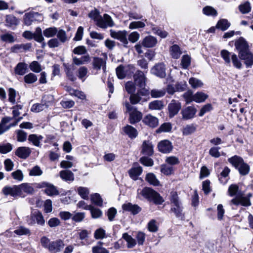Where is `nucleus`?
<instances>
[{
	"mask_svg": "<svg viewBox=\"0 0 253 253\" xmlns=\"http://www.w3.org/2000/svg\"><path fill=\"white\" fill-rule=\"evenodd\" d=\"M138 197H141L149 202H153L156 205H161L164 202L163 197L151 188L145 187L142 190H137Z\"/></svg>",
	"mask_w": 253,
	"mask_h": 253,
	"instance_id": "1",
	"label": "nucleus"
},
{
	"mask_svg": "<svg viewBox=\"0 0 253 253\" xmlns=\"http://www.w3.org/2000/svg\"><path fill=\"white\" fill-rule=\"evenodd\" d=\"M126 112H129V123L131 124H134L139 122L142 118V114L141 112L137 110V109L131 105L129 102H126L124 103Z\"/></svg>",
	"mask_w": 253,
	"mask_h": 253,
	"instance_id": "2",
	"label": "nucleus"
},
{
	"mask_svg": "<svg viewBox=\"0 0 253 253\" xmlns=\"http://www.w3.org/2000/svg\"><path fill=\"white\" fill-rule=\"evenodd\" d=\"M27 222L30 225L37 224L43 226L45 224V220L42 213L39 211H35L32 212L29 216L27 218Z\"/></svg>",
	"mask_w": 253,
	"mask_h": 253,
	"instance_id": "3",
	"label": "nucleus"
},
{
	"mask_svg": "<svg viewBox=\"0 0 253 253\" xmlns=\"http://www.w3.org/2000/svg\"><path fill=\"white\" fill-rule=\"evenodd\" d=\"M251 197H252L251 193H249L247 196H243L242 195H237L235 198L231 201V203L237 206L241 205L245 207L250 206L251 205L250 200Z\"/></svg>",
	"mask_w": 253,
	"mask_h": 253,
	"instance_id": "4",
	"label": "nucleus"
},
{
	"mask_svg": "<svg viewBox=\"0 0 253 253\" xmlns=\"http://www.w3.org/2000/svg\"><path fill=\"white\" fill-rule=\"evenodd\" d=\"M43 16L41 14L36 12H30L24 15V23L28 26L30 25L34 21H42Z\"/></svg>",
	"mask_w": 253,
	"mask_h": 253,
	"instance_id": "5",
	"label": "nucleus"
},
{
	"mask_svg": "<svg viewBox=\"0 0 253 253\" xmlns=\"http://www.w3.org/2000/svg\"><path fill=\"white\" fill-rule=\"evenodd\" d=\"M235 46L238 55L250 50L247 42L243 37H240L235 41Z\"/></svg>",
	"mask_w": 253,
	"mask_h": 253,
	"instance_id": "6",
	"label": "nucleus"
},
{
	"mask_svg": "<svg viewBox=\"0 0 253 253\" xmlns=\"http://www.w3.org/2000/svg\"><path fill=\"white\" fill-rule=\"evenodd\" d=\"M168 108L169 117L171 118L178 114L181 108V104L179 101L172 99L169 104Z\"/></svg>",
	"mask_w": 253,
	"mask_h": 253,
	"instance_id": "7",
	"label": "nucleus"
},
{
	"mask_svg": "<svg viewBox=\"0 0 253 253\" xmlns=\"http://www.w3.org/2000/svg\"><path fill=\"white\" fill-rule=\"evenodd\" d=\"M144 93L141 90H138L137 93H133L130 95L129 100L131 104L135 105L138 103L142 104L147 101V99L143 97Z\"/></svg>",
	"mask_w": 253,
	"mask_h": 253,
	"instance_id": "8",
	"label": "nucleus"
},
{
	"mask_svg": "<svg viewBox=\"0 0 253 253\" xmlns=\"http://www.w3.org/2000/svg\"><path fill=\"white\" fill-rule=\"evenodd\" d=\"M197 113L196 108L193 106H187L181 111L182 119L184 120H190L194 118Z\"/></svg>",
	"mask_w": 253,
	"mask_h": 253,
	"instance_id": "9",
	"label": "nucleus"
},
{
	"mask_svg": "<svg viewBox=\"0 0 253 253\" xmlns=\"http://www.w3.org/2000/svg\"><path fill=\"white\" fill-rule=\"evenodd\" d=\"M240 59L244 61L247 68H251L253 65V53L250 50L238 55Z\"/></svg>",
	"mask_w": 253,
	"mask_h": 253,
	"instance_id": "10",
	"label": "nucleus"
},
{
	"mask_svg": "<svg viewBox=\"0 0 253 253\" xmlns=\"http://www.w3.org/2000/svg\"><path fill=\"white\" fill-rule=\"evenodd\" d=\"M158 148L160 152L167 154L170 153L173 149L171 142L167 139L161 141L158 144Z\"/></svg>",
	"mask_w": 253,
	"mask_h": 253,
	"instance_id": "11",
	"label": "nucleus"
},
{
	"mask_svg": "<svg viewBox=\"0 0 253 253\" xmlns=\"http://www.w3.org/2000/svg\"><path fill=\"white\" fill-rule=\"evenodd\" d=\"M19 196L24 197L25 194H31L34 192V189L30 183H23L18 185Z\"/></svg>",
	"mask_w": 253,
	"mask_h": 253,
	"instance_id": "12",
	"label": "nucleus"
},
{
	"mask_svg": "<svg viewBox=\"0 0 253 253\" xmlns=\"http://www.w3.org/2000/svg\"><path fill=\"white\" fill-rule=\"evenodd\" d=\"M114 25V22L111 17L107 14H104L103 17H101V19L98 22V26L105 29L107 27H112Z\"/></svg>",
	"mask_w": 253,
	"mask_h": 253,
	"instance_id": "13",
	"label": "nucleus"
},
{
	"mask_svg": "<svg viewBox=\"0 0 253 253\" xmlns=\"http://www.w3.org/2000/svg\"><path fill=\"white\" fill-rule=\"evenodd\" d=\"M64 246L63 241L58 239L51 241L48 250L51 253H57L60 252L64 248Z\"/></svg>",
	"mask_w": 253,
	"mask_h": 253,
	"instance_id": "14",
	"label": "nucleus"
},
{
	"mask_svg": "<svg viewBox=\"0 0 253 253\" xmlns=\"http://www.w3.org/2000/svg\"><path fill=\"white\" fill-rule=\"evenodd\" d=\"M142 122L146 126L152 128L156 127L159 125L158 119L151 114L146 115L142 119Z\"/></svg>",
	"mask_w": 253,
	"mask_h": 253,
	"instance_id": "15",
	"label": "nucleus"
},
{
	"mask_svg": "<svg viewBox=\"0 0 253 253\" xmlns=\"http://www.w3.org/2000/svg\"><path fill=\"white\" fill-rule=\"evenodd\" d=\"M110 35L111 37L116 39L120 41L124 44L126 45L128 43V41L126 38V32L118 31L116 32L113 30H110Z\"/></svg>",
	"mask_w": 253,
	"mask_h": 253,
	"instance_id": "16",
	"label": "nucleus"
},
{
	"mask_svg": "<svg viewBox=\"0 0 253 253\" xmlns=\"http://www.w3.org/2000/svg\"><path fill=\"white\" fill-rule=\"evenodd\" d=\"M151 71L153 74L160 78H164L166 75L165 66L162 63L154 66Z\"/></svg>",
	"mask_w": 253,
	"mask_h": 253,
	"instance_id": "17",
	"label": "nucleus"
},
{
	"mask_svg": "<svg viewBox=\"0 0 253 253\" xmlns=\"http://www.w3.org/2000/svg\"><path fill=\"white\" fill-rule=\"evenodd\" d=\"M2 192L5 196L10 195L13 197L19 196L18 185L4 186L2 190Z\"/></svg>",
	"mask_w": 253,
	"mask_h": 253,
	"instance_id": "18",
	"label": "nucleus"
},
{
	"mask_svg": "<svg viewBox=\"0 0 253 253\" xmlns=\"http://www.w3.org/2000/svg\"><path fill=\"white\" fill-rule=\"evenodd\" d=\"M40 186L45 188L44 192L49 196L57 195L59 194L56 188L51 184L43 182L41 183Z\"/></svg>",
	"mask_w": 253,
	"mask_h": 253,
	"instance_id": "19",
	"label": "nucleus"
},
{
	"mask_svg": "<svg viewBox=\"0 0 253 253\" xmlns=\"http://www.w3.org/2000/svg\"><path fill=\"white\" fill-rule=\"evenodd\" d=\"M133 78L135 84L140 87H143L145 86L146 77L143 72L137 71L133 76Z\"/></svg>",
	"mask_w": 253,
	"mask_h": 253,
	"instance_id": "20",
	"label": "nucleus"
},
{
	"mask_svg": "<svg viewBox=\"0 0 253 253\" xmlns=\"http://www.w3.org/2000/svg\"><path fill=\"white\" fill-rule=\"evenodd\" d=\"M106 61L99 57H95L93 59L92 66L93 69L98 71L101 68L105 72L106 69Z\"/></svg>",
	"mask_w": 253,
	"mask_h": 253,
	"instance_id": "21",
	"label": "nucleus"
},
{
	"mask_svg": "<svg viewBox=\"0 0 253 253\" xmlns=\"http://www.w3.org/2000/svg\"><path fill=\"white\" fill-rule=\"evenodd\" d=\"M31 150L28 147H18L15 153V155L21 159H26L30 155Z\"/></svg>",
	"mask_w": 253,
	"mask_h": 253,
	"instance_id": "22",
	"label": "nucleus"
},
{
	"mask_svg": "<svg viewBox=\"0 0 253 253\" xmlns=\"http://www.w3.org/2000/svg\"><path fill=\"white\" fill-rule=\"evenodd\" d=\"M141 152L146 155L151 156L154 153L153 145L149 141H144L142 145Z\"/></svg>",
	"mask_w": 253,
	"mask_h": 253,
	"instance_id": "23",
	"label": "nucleus"
},
{
	"mask_svg": "<svg viewBox=\"0 0 253 253\" xmlns=\"http://www.w3.org/2000/svg\"><path fill=\"white\" fill-rule=\"evenodd\" d=\"M32 44L30 43L25 44H15L11 48V50L13 52L27 51L30 50Z\"/></svg>",
	"mask_w": 253,
	"mask_h": 253,
	"instance_id": "24",
	"label": "nucleus"
},
{
	"mask_svg": "<svg viewBox=\"0 0 253 253\" xmlns=\"http://www.w3.org/2000/svg\"><path fill=\"white\" fill-rule=\"evenodd\" d=\"M19 24L18 19L15 16L12 15H8L6 16L5 19V25L14 29Z\"/></svg>",
	"mask_w": 253,
	"mask_h": 253,
	"instance_id": "25",
	"label": "nucleus"
},
{
	"mask_svg": "<svg viewBox=\"0 0 253 253\" xmlns=\"http://www.w3.org/2000/svg\"><path fill=\"white\" fill-rule=\"evenodd\" d=\"M157 43V40L156 38L152 36L146 37L142 41V44L143 46L151 48L155 46Z\"/></svg>",
	"mask_w": 253,
	"mask_h": 253,
	"instance_id": "26",
	"label": "nucleus"
},
{
	"mask_svg": "<svg viewBox=\"0 0 253 253\" xmlns=\"http://www.w3.org/2000/svg\"><path fill=\"white\" fill-rule=\"evenodd\" d=\"M124 211L131 212L133 214H136L141 211V208L137 205H132L130 203L124 204L122 206Z\"/></svg>",
	"mask_w": 253,
	"mask_h": 253,
	"instance_id": "27",
	"label": "nucleus"
},
{
	"mask_svg": "<svg viewBox=\"0 0 253 253\" xmlns=\"http://www.w3.org/2000/svg\"><path fill=\"white\" fill-rule=\"evenodd\" d=\"M142 169L140 166L132 167L128 171L129 176L134 180H136L141 174Z\"/></svg>",
	"mask_w": 253,
	"mask_h": 253,
	"instance_id": "28",
	"label": "nucleus"
},
{
	"mask_svg": "<svg viewBox=\"0 0 253 253\" xmlns=\"http://www.w3.org/2000/svg\"><path fill=\"white\" fill-rule=\"evenodd\" d=\"M125 133L131 139L135 138L138 135L137 130L130 125H126L123 128Z\"/></svg>",
	"mask_w": 253,
	"mask_h": 253,
	"instance_id": "29",
	"label": "nucleus"
},
{
	"mask_svg": "<svg viewBox=\"0 0 253 253\" xmlns=\"http://www.w3.org/2000/svg\"><path fill=\"white\" fill-rule=\"evenodd\" d=\"M14 71L17 75H24L28 71L27 64L24 62L19 63L15 67Z\"/></svg>",
	"mask_w": 253,
	"mask_h": 253,
	"instance_id": "30",
	"label": "nucleus"
},
{
	"mask_svg": "<svg viewBox=\"0 0 253 253\" xmlns=\"http://www.w3.org/2000/svg\"><path fill=\"white\" fill-rule=\"evenodd\" d=\"M170 54L171 57L174 59H178L182 54V51L179 46L176 44L173 45L170 48Z\"/></svg>",
	"mask_w": 253,
	"mask_h": 253,
	"instance_id": "31",
	"label": "nucleus"
},
{
	"mask_svg": "<svg viewBox=\"0 0 253 253\" xmlns=\"http://www.w3.org/2000/svg\"><path fill=\"white\" fill-rule=\"evenodd\" d=\"M233 53L230 52L227 50L222 49L220 51V56L227 65H230Z\"/></svg>",
	"mask_w": 253,
	"mask_h": 253,
	"instance_id": "32",
	"label": "nucleus"
},
{
	"mask_svg": "<svg viewBox=\"0 0 253 253\" xmlns=\"http://www.w3.org/2000/svg\"><path fill=\"white\" fill-rule=\"evenodd\" d=\"M90 57L88 54L83 56L79 58L75 57L73 58V63L76 65H81L87 63L90 61Z\"/></svg>",
	"mask_w": 253,
	"mask_h": 253,
	"instance_id": "33",
	"label": "nucleus"
},
{
	"mask_svg": "<svg viewBox=\"0 0 253 253\" xmlns=\"http://www.w3.org/2000/svg\"><path fill=\"white\" fill-rule=\"evenodd\" d=\"M60 175L61 178L65 181H73L74 179V175L70 170H62L60 172Z\"/></svg>",
	"mask_w": 253,
	"mask_h": 253,
	"instance_id": "34",
	"label": "nucleus"
},
{
	"mask_svg": "<svg viewBox=\"0 0 253 253\" xmlns=\"http://www.w3.org/2000/svg\"><path fill=\"white\" fill-rule=\"evenodd\" d=\"M228 161L236 169L244 162L243 159L237 155L229 158Z\"/></svg>",
	"mask_w": 253,
	"mask_h": 253,
	"instance_id": "35",
	"label": "nucleus"
},
{
	"mask_svg": "<svg viewBox=\"0 0 253 253\" xmlns=\"http://www.w3.org/2000/svg\"><path fill=\"white\" fill-rule=\"evenodd\" d=\"M86 210H89L93 218H98L100 217L102 215V211L96 208H94L92 206L86 207Z\"/></svg>",
	"mask_w": 253,
	"mask_h": 253,
	"instance_id": "36",
	"label": "nucleus"
},
{
	"mask_svg": "<svg viewBox=\"0 0 253 253\" xmlns=\"http://www.w3.org/2000/svg\"><path fill=\"white\" fill-rule=\"evenodd\" d=\"M230 23L226 19L219 20L216 24V27L224 31L230 26Z\"/></svg>",
	"mask_w": 253,
	"mask_h": 253,
	"instance_id": "37",
	"label": "nucleus"
},
{
	"mask_svg": "<svg viewBox=\"0 0 253 253\" xmlns=\"http://www.w3.org/2000/svg\"><path fill=\"white\" fill-rule=\"evenodd\" d=\"M161 172L165 175H169L173 173L174 168L171 166L164 164L161 166Z\"/></svg>",
	"mask_w": 253,
	"mask_h": 253,
	"instance_id": "38",
	"label": "nucleus"
},
{
	"mask_svg": "<svg viewBox=\"0 0 253 253\" xmlns=\"http://www.w3.org/2000/svg\"><path fill=\"white\" fill-rule=\"evenodd\" d=\"M208 97V95L203 92H197L194 94L193 101L197 103L204 102Z\"/></svg>",
	"mask_w": 253,
	"mask_h": 253,
	"instance_id": "39",
	"label": "nucleus"
},
{
	"mask_svg": "<svg viewBox=\"0 0 253 253\" xmlns=\"http://www.w3.org/2000/svg\"><path fill=\"white\" fill-rule=\"evenodd\" d=\"M196 130V127L194 124L187 125L182 128V132L183 135H189L193 133Z\"/></svg>",
	"mask_w": 253,
	"mask_h": 253,
	"instance_id": "40",
	"label": "nucleus"
},
{
	"mask_svg": "<svg viewBox=\"0 0 253 253\" xmlns=\"http://www.w3.org/2000/svg\"><path fill=\"white\" fill-rule=\"evenodd\" d=\"M164 107V102L161 100H155L151 102L149 104V108L150 110H161Z\"/></svg>",
	"mask_w": 253,
	"mask_h": 253,
	"instance_id": "41",
	"label": "nucleus"
},
{
	"mask_svg": "<svg viewBox=\"0 0 253 253\" xmlns=\"http://www.w3.org/2000/svg\"><path fill=\"white\" fill-rule=\"evenodd\" d=\"M123 238L127 242V247L128 248H132L136 244L135 239L129 235L127 233H125L123 234Z\"/></svg>",
	"mask_w": 253,
	"mask_h": 253,
	"instance_id": "42",
	"label": "nucleus"
},
{
	"mask_svg": "<svg viewBox=\"0 0 253 253\" xmlns=\"http://www.w3.org/2000/svg\"><path fill=\"white\" fill-rule=\"evenodd\" d=\"M146 180L151 185L158 186L159 185V181L156 178L155 175L152 173H149L146 175Z\"/></svg>",
	"mask_w": 253,
	"mask_h": 253,
	"instance_id": "43",
	"label": "nucleus"
},
{
	"mask_svg": "<svg viewBox=\"0 0 253 253\" xmlns=\"http://www.w3.org/2000/svg\"><path fill=\"white\" fill-rule=\"evenodd\" d=\"M103 242H98L97 245L92 248V253H109V251L102 247Z\"/></svg>",
	"mask_w": 253,
	"mask_h": 253,
	"instance_id": "44",
	"label": "nucleus"
},
{
	"mask_svg": "<svg viewBox=\"0 0 253 253\" xmlns=\"http://www.w3.org/2000/svg\"><path fill=\"white\" fill-rule=\"evenodd\" d=\"M0 40L3 42L13 43L16 39L10 33H6L0 36Z\"/></svg>",
	"mask_w": 253,
	"mask_h": 253,
	"instance_id": "45",
	"label": "nucleus"
},
{
	"mask_svg": "<svg viewBox=\"0 0 253 253\" xmlns=\"http://www.w3.org/2000/svg\"><path fill=\"white\" fill-rule=\"evenodd\" d=\"M147 229L151 232H156L159 229L158 222L155 219H151L147 224Z\"/></svg>",
	"mask_w": 253,
	"mask_h": 253,
	"instance_id": "46",
	"label": "nucleus"
},
{
	"mask_svg": "<svg viewBox=\"0 0 253 253\" xmlns=\"http://www.w3.org/2000/svg\"><path fill=\"white\" fill-rule=\"evenodd\" d=\"M42 136L41 135H37L36 134H30L29 136L28 140L31 142L33 145L36 146H39L40 145V141L42 139Z\"/></svg>",
	"mask_w": 253,
	"mask_h": 253,
	"instance_id": "47",
	"label": "nucleus"
},
{
	"mask_svg": "<svg viewBox=\"0 0 253 253\" xmlns=\"http://www.w3.org/2000/svg\"><path fill=\"white\" fill-rule=\"evenodd\" d=\"M232 62L233 66L238 69H241L242 68V63L241 61V59L235 53H233L231 62Z\"/></svg>",
	"mask_w": 253,
	"mask_h": 253,
	"instance_id": "48",
	"label": "nucleus"
},
{
	"mask_svg": "<svg viewBox=\"0 0 253 253\" xmlns=\"http://www.w3.org/2000/svg\"><path fill=\"white\" fill-rule=\"evenodd\" d=\"M77 192L83 199L85 200L88 199L89 191L87 188L81 186L77 188Z\"/></svg>",
	"mask_w": 253,
	"mask_h": 253,
	"instance_id": "49",
	"label": "nucleus"
},
{
	"mask_svg": "<svg viewBox=\"0 0 253 253\" xmlns=\"http://www.w3.org/2000/svg\"><path fill=\"white\" fill-rule=\"evenodd\" d=\"M189 83L193 88L202 87L203 85V82L196 78H191L189 80Z\"/></svg>",
	"mask_w": 253,
	"mask_h": 253,
	"instance_id": "50",
	"label": "nucleus"
},
{
	"mask_svg": "<svg viewBox=\"0 0 253 253\" xmlns=\"http://www.w3.org/2000/svg\"><path fill=\"white\" fill-rule=\"evenodd\" d=\"M203 12L207 16H216L217 15V11L211 6H206L204 7Z\"/></svg>",
	"mask_w": 253,
	"mask_h": 253,
	"instance_id": "51",
	"label": "nucleus"
},
{
	"mask_svg": "<svg viewBox=\"0 0 253 253\" xmlns=\"http://www.w3.org/2000/svg\"><path fill=\"white\" fill-rule=\"evenodd\" d=\"M57 33V29L56 27H50L45 29L43 32L44 36L46 38L54 37Z\"/></svg>",
	"mask_w": 253,
	"mask_h": 253,
	"instance_id": "52",
	"label": "nucleus"
},
{
	"mask_svg": "<svg viewBox=\"0 0 253 253\" xmlns=\"http://www.w3.org/2000/svg\"><path fill=\"white\" fill-rule=\"evenodd\" d=\"M91 200L96 206L101 207L103 205V200L99 194L95 193L91 195Z\"/></svg>",
	"mask_w": 253,
	"mask_h": 253,
	"instance_id": "53",
	"label": "nucleus"
},
{
	"mask_svg": "<svg viewBox=\"0 0 253 253\" xmlns=\"http://www.w3.org/2000/svg\"><path fill=\"white\" fill-rule=\"evenodd\" d=\"M54 102V97L52 95H46L43 97L42 99V103L44 105L46 106L47 108L49 106L52 105Z\"/></svg>",
	"mask_w": 253,
	"mask_h": 253,
	"instance_id": "54",
	"label": "nucleus"
},
{
	"mask_svg": "<svg viewBox=\"0 0 253 253\" xmlns=\"http://www.w3.org/2000/svg\"><path fill=\"white\" fill-rule=\"evenodd\" d=\"M24 82L26 84H31L35 83L37 80V77L33 73H30L24 77Z\"/></svg>",
	"mask_w": 253,
	"mask_h": 253,
	"instance_id": "55",
	"label": "nucleus"
},
{
	"mask_svg": "<svg viewBox=\"0 0 253 253\" xmlns=\"http://www.w3.org/2000/svg\"><path fill=\"white\" fill-rule=\"evenodd\" d=\"M34 34L33 39L39 42H42L44 40V38L42 35V29L40 27L36 28Z\"/></svg>",
	"mask_w": 253,
	"mask_h": 253,
	"instance_id": "56",
	"label": "nucleus"
},
{
	"mask_svg": "<svg viewBox=\"0 0 253 253\" xmlns=\"http://www.w3.org/2000/svg\"><path fill=\"white\" fill-rule=\"evenodd\" d=\"M171 129V126L170 123H165L162 124L160 127L156 130L158 133L161 132H169Z\"/></svg>",
	"mask_w": 253,
	"mask_h": 253,
	"instance_id": "57",
	"label": "nucleus"
},
{
	"mask_svg": "<svg viewBox=\"0 0 253 253\" xmlns=\"http://www.w3.org/2000/svg\"><path fill=\"white\" fill-rule=\"evenodd\" d=\"M237 169L241 175H245L249 173L250 171V167L248 165L243 162L241 164V165H240Z\"/></svg>",
	"mask_w": 253,
	"mask_h": 253,
	"instance_id": "58",
	"label": "nucleus"
},
{
	"mask_svg": "<svg viewBox=\"0 0 253 253\" xmlns=\"http://www.w3.org/2000/svg\"><path fill=\"white\" fill-rule=\"evenodd\" d=\"M166 94V90L165 89H152L151 91V95L153 98H159L163 97Z\"/></svg>",
	"mask_w": 253,
	"mask_h": 253,
	"instance_id": "59",
	"label": "nucleus"
},
{
	"mask_svg": "<svg viewBox=\"0 0 253 253\" xmlns=\"http://www.w3.org/2000/svg\"><path fill=\"white\" fill-rule=\"evenodd\" d=\"M165 162L167 164L172 167L173 166L179 164L180 163L179 159L173 156L166 157Z\"/></svg>",
	"mask_w": 253,
	"mask_h": 253,
	"instance_id": "60",
	"label": "nucleus"
},
{
	"mask_svg": "<svg viewBox=\"0 0 253 253\" xmlns=\"http://www.w3.org/2000/svg\"><path fill=\"white\" fill-rule=\"evenodd\" d=\"M46 109H47V108L46 107V106L44 105L43 103H36L32 105L31 110L33 112L39 113Z\"/></svg>",
	"mask_w": 253,
	"mask_h": 253,
	"instance_id": "61",
	"label": "nucleus"
},
{
	"mask_svg": "<svg viewBox=\"0 0 253 253\" xmlns=\"http://www.w3.org/2000/svg\"><path fill=\"white\" fill-rule=\"evenodd\" d=\"M88 70L87 68L84 66L81 67L78 71V77L84 82Z\"/></svg>",
	"mask_w": 253,
	"mask_h": 253,
	"instance_id": "62",
	"label": "nucleus"
},
{
	"mask_svg": "<svg viewBox=\"0 0 253 253\" xmlns=\"http://www.w3.org/2000/svg\"><path fill=\"white\" fill-rule=\"evenodd\" d=\"M29 68L35 73H40L42 70L41 65L36 61L32 62L29 65Z\"/></svg>",
	"mask_w": 253,
	"mask_h": 253,
	"instance_id": "63",
	"label": "nucleus"
},
{
	"mask_svg": "<svg viewBox=\"0 0 253 253\" xmlns=\"http://www.w3.org/2000/svg\"><path fill=\"white\" fill-rule=\"evenodd\" d=\"M239 9L240 12L243 14L248 13L251 10L250 3L249 2L240 4L239 6Z\"/></svg>",
	"mask_w": 253,
	"mask_h": 253,
	"instance_id": "64",
	"label": "nucleus"
}]
</instances>
